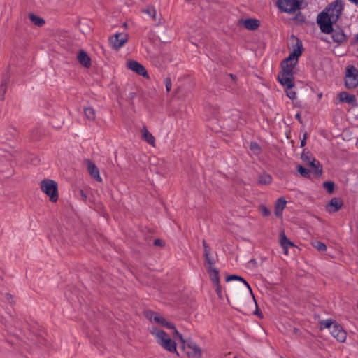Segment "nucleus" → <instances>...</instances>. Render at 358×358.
<instances>
[{
  "instance_id": "1",
  "label": "nucleus",
  "mask_w": 358,
  "mask_h": 358,
  "mask_svg": "<svg viewBox=\"0 0 358 358\" xmlns=\"http://www.w3.org/2000/svg\"><path fill=\"white\" fill-rule=\"evenodd\" d=\"M150 332L155 336L157 343L162 348L171 353H176L177 356H179L176 343L164 331L156 327H152L150 329Z\"/></svg>"
},
{
  "instance_id": "2",
  "label": "nucleus",
  "mask_w": 358,
  "mask_h": 358,
  "mask_svg": "<svg viewBox=\"0 0 358 358\" xmlns=\"http://www.w3.org/2000/svg\"><path fill=\"white\" fill-rule=\"evenodd\" d=\"M40 187L43 192L49 196L50 201L56 202L59 199L57 183L50 179H45L41 182Z\"/></svg>"
},
{
  "instance_id": "3",
  "label": "nucleus",
  "mask_w": 358,
  "mask_h": 358,
  "mask_svg": "<svg viewBox=\"0 0 358 358\" xmlns=\"http://www.w3.org/2000/svg\"><path fill=\"white\" fill-rule=\"evenodd\" d=\"M301 0H278L277 4L280 10L287 13H294L301 8Z\"/></svg>"
},
{
  "instance_id": "4",
  "label": "nucleus",
  "mask_w": 358,
  "mask_h": 358,
  "mask_svg": "<svg viewBox=\"0 0 358 358\" xmlns=\"http://www.w3.org/2000/svg\"><path fill=\"white\" fill-rule=\"evenodd\" d=\"M345 85L348 89H354L358 85V70L353 65L347 66Z\"/></svg>"
},
{
  "instance_id": "5",
  "label": "nucleus",
  "mask_w": 358,
  "mask_h": 358,
  "mask_svg": "<svg viewBox=\"0 0 358 358\" xmlns=\"http://www.w3.org/2000/svg\"><path fill=\"white\" fill-rule=\"evenodd\" d=\"M343 6L341 1L336 0V1L330 3L329 6L322 11L327 16L331 19L332 22H337L340 15H341Z\"/></svg>"
},
{
  "instance_id": "6",
  "label": "nucleus",
  "mask_w": 358,
  "mask_h": 358,
  "mask_svg": "<svg viewBox=\"0 0 358 358\" xmlns=\"http://www.w3.org/2000/svg\"><path fill=\"white\" fill-rule=\"evenodd\" d=\"M317 22L320 25L322 32L324 34H331L332 31V26L336 22H332L324 13L321 12L317 18Z\"/></svg>"
},
{
  "instance_id": "7",
  "label": "nucleus",
  "mask_w": 358,
  "mask_h": 358,
  "mask_svg": "<svg viewBox=\"0 0 358 358\" xmlns=\"http://www.w3.org/2000/svg\"><path fill=\"white\" fill-rule=\"evenodd\" d=\"M183 348H188L189 351H187V355L189 357L201 358L202 357V350L200 347L194 341L189 340L183 344Z\"/></svg>"
},
{
  "instance_id": "8",
  "label": "nucleus",
  "mask_w": 358,
  "mask_h": 358,
  "mask_svg": "<svg viewBox=\"0 0 358 358\" xmlns=\"http://www.w3.org/2000/svg\"><path fill=\"white\" fill-rule=\"evenodd\" d=\"M127 67L133 72L136 73L138 75L141 76L147 79H150V76L145 68L137 61H128L127 62Z\"/></svg>"
},
{
  "instance_id": "9",
  "label": "nucleus",
  "mask_w": 358,
  "mask_h": 358,
  "mask_svg": "<svg viewBox=\"0 0 358 358\" xmlns=\"http://www.w3.org/2000/svg\"><path fill=\"white\" fill-rule=\"evenodd\" d=\"M128 40V35L126 33H118L111 36L109 42L115 50H118L122 47Z\"/></svg>"
},
{
  "instance_id": "10",
  "label": "nucleus",
  "mask_w": 358,
  "mask_h": 358,
  "mask_svg": "<svg viewBox=\"0 0 358 358\" xmlns=\"http://www.w3.org/2000/svg\"><path fill=\"white\" fill-rule=\"evenodd\" d=\"M303 50L302 42L299 39H296V44L292 52L289 54V57L284 59V62L290 64H296L298 57L301 55Z\"/></svg>"
},
{
  "instance_id": "11",
  "label": "nucleus",
  "mask_w": 358,
  "mask_h": 358,
  "mask_svg": "<svg viewBox=\"0 0 358 358\" xmlns=\"http://www.w3.org/2000/svg\"><path fill=\"white\" fill-rule=\"evenodd\" d=\"M303 50L302 42L299 39H296V44L292 52L289 54V57L284 59V62L290 64H296L298 57L301 55Z\"/></svg>"
},
{
  "instance_id": "12",
  "label": "nucleus",
  "mask_w": 358,
  "mask_h": 358,
  "mask_svg": "<svg viewBox=\"0 0 358 358\" xmlns=\"http://www.w3.org/2000/svg\"><path fill=\"white\" fill-rule=\"evenodd\" d=\"M331 334L339 342H345L346 340V332L343 327L338 324H335L332 326Z\"/></svg>"
},
{
  "instance_id": "13",
  "label": "nucleus",
  "mask_w": 358,
  "mask_h": 358,
  "mask_svg": "<svg viewBox=\"0 0 358 358\" xmlns=\"http://www.w3.org/2000/svg\"><path fill=\"white\" fill-rule=\"evenodd\" d=\"M202 245L203 248V257L205 259L204 266L208 264H215V260L211 254L212 248L204 239L202 241Z\"/></svg>"
},
{
  "instance_id": "14",
  "label": "nucleus",
  "mask_w": 358,
  "mask_h": 358,
  "mask_svg": "<svg viewBox=\"0 0 358 358\" xmlns=\"http://www.w3.org/2000/svg\"><path fill=\"white\" fill-rule=\"evenodd\" d=\"M214 265L215 264L205 265L213 285L220 282L219 271L214 266Z\"/></svg>"
},
{
  "instance_id": "15",
  "label": "nucleus",
  "mask_w": 358,
  "mask_h": 358,
  "mask_svg": "<svg viewBox=\"0 0 358 358\" xmlns=\"http://www.w3.org/2000/svg\"><path fill=\"white\" fill-rule=\"evenodd\" d=\"M87 170L90 174L91 177L93 178L94 179H95L98 182H101L102 178L100 176L99 170L98 167L96 166V164L90 160L87 161Z\"/></svg>"
},
{
  "instance_id": "16",
  "label": "nucleus",
  "mask_w": 358,
  "mask_h": 358,
  "mask_svg": "<svg viewBox=\"0 0 358 358\" xmlns=\"http://www.w3.org/2000/svg\"><path fill=\"white\" fill-rule=\"evenodd\" d=\"M343 206V202L338 198H333L326 206V210L329 213L337 212Z\"/></svg>"
},
{
  "instance_id": "17",
  "label": "nucleus",
  "mask_w": 358,
  "mask_h": 358,
  "mask_svg": "<svg viewBox=\"0 0 358 358\" xmlns=\"http://www.w3.org/2000/svg\"><path fill=\"white\" fill-rule=\"evenodd\" d=\"M77 59L83 66L89 68L91 66V59L85 51L80 50L78 53Z\"/></svg>"
},
{
  "instance_id": "18",
  "label": "nucleus",
  "mask_w": 358,
  "mask_h": 358,
  "mask_svg": "<svg viewBox=\"0 0 358 358\" xmlns=\"http://www.w3.org/2000/svg\"><path fill=\"white\" fill-rule=\"evenodd\" d=\"M278 80L280 83L286 88H293L294 86V80L293 76H288L284 75H278Z\"/></svg>"
},
{
  "instance_id": "19",
  "label": "nucleus",
  "mask_w": 358,
  "mask_h": 358,
  "mask_svg": "<svg viewBox=\"0 0 358 358\" xmlns=\"http://www.w3.org/2000/svg\"><path fill=\"white\" fill-rule=\"evenodd\" d=\"M141 132L142 134V139L145 141H146L148 143H149L152 147L155 146V138L153 136V135L149 132L146 126H143L141 130Z\"/></svg>"
},
{
  "instance_id": "20",
  "label": "nucleus",
  "mask_w": 358,
  "mask_h": 358,
  "mask_svg": "<svg viewBox=\"0 0 358 358\" xmlns=\"http://www.w3.org/2000/svg\"><path fill=\"white\" fill-rule=\"evenodd\" d=\"M331 33L332 34L331 38L334 42L341 43L346 40V36L343 31L341 29H334L332 28V31Z\"/></svg>"
},
{
  "instance_id": "21",
  "label": "nucleus",
  "mask_w": 358,
  "mask_h": 358,
  "mask_svg": "<svg viewBox=\"0 0 358 358\" xmlns=\"http://www.w3.org/2000/svg\"><path fill=\"white\" fill-rule=\"evenodd\" d=\"M295 66V63L290 64L287 63L286 62L282 61L281 63L282 71L279 73L280 75L293 76V71L294 66Z\"/></svg>"
},
{
  "instance_id": "22",
  "label": "nucleus",
  "mask_w": 358,
  "mask_h": 358,
  "mask_svg": "<svg viewBox=\"0 0 358 358\" xmlns=\"http://www.w3.org/2000/svg\"><path fill=\"white\" fill-rule=\"evenodd\" d=\"M341 102H345L352 105L356 104V97L355 95L350 94L347 92H341L338 94Z\"/></svg>"
},
{
  "instance_id": "23",
  "label": "nucleus",
  "mask_w": 358,
  "mask_h": 358,
  "mask_svg": "<svg viewBox=\"0 0 358 358\" xmlns=\"http://www.w3.org/2000/svg\"><path fill=\"white\" fill-rule=\"evenodd\" d=\"M287 201L283 197H280L277 199L275 206V214L277 217H280L282 215V211L286 206Z\"/></svg>"
},
{
  "instance_id": "24",
  "label": "nucleus",
  "mask_w": 358,
  "mask_h": 358,
  "mask_svg": "<svg viewBox=\"0 0 358 358\" xmlns=\"http://www.w3.org/2000/svg\"><path fill=\"white\" fill-rule=\"evenodd\" d=\"M260 22L258 20L249 18L243 21V26L248 30H256L259 28Z\"/></svg>"
},
{
  "instance_id": "25",
  "label": "nucleus",
  "mask_w": 358,
  "mask_h": 358,
  "mask_svg": "<svg viewBox=\"0 0 358 358\" xmlns=\"http://www.w3.org/2000/svg\"><path fill=\"white\" fill-rule=\"evenodd\" d=\"M280 244H281V246L283 249V251H284V253L285 255H287L288 254V248L289 247H292L294 246V243L290 241L287 238V236H285V234L284 233H282L280 234Z\"/></svg>"
},
{
  "instance_id": "26",
  "label": "nucleus",
  "mask_w": 358,
  "mask_h": 358,
  "mask_svg": "<svg viewBox=\"0 0 358 358\" xmlns=\"http://www.w3.org/2000/svg\"><path fill=\"white\" fill-rule=\"evenodd\" d=\"M316 176H320L322 173V167L318 160L313 158L308 163Z\"/></svg>"
},
{
  "instance_id": "27",
  "label": "nucleus",
  "mask_w": 358,
  "mask_h": 358,
  "mask_svg": "<svg viewBox=\"0 0 358 358\" xmlns=\"http://www.w3.org/2000/svg\"><path fill=\"white\" fill-rule=\"evenodd\" d=\"M316 176H320L322 173V167L318 160L313 158L308 163Z\"/></svg>"
},
{
  "instance_id": "28",
  "label": "nucleus",
  "mask_w": 358,
  "mask_h": 358,
  "mask_svg": "<svg viewBox=\"0 0 358 358\" xmlns=\"http://www.w3.org/2000/svg\"><path fill=\"white\" fill-rule=\"evenodd\" d=\"M155 322L166 327L167 329H175V325L172 322H167L164 317L158 314L157 317H155Z\"/></svg>"
},
{
  "instance_id": "29",
  "label": "nucleus",
  "mask_w": 358,
  "mask_h": 358,
  "mask_svg": "<svg viewBox=\"0 0 358 358\" xmlns=\"http://www.w3.org/2000/svg\"><path fill=\"white\" fill-rule=\"evenodd\" d=\"M271 181V176L268 173H263L259 176L257 183L259 185H268Z\"/></svg>"
},
{
  "instance_id": "30",
  "label": "nucleus",
  "mask_w": 358,
  "mask_h": 358,
  "mask_svg": "<svg viewBox=\"0 0 358 358\" xmlns=\"http://www.w3.org/2000/svg\"><path fill=\"white\" fill-rule=\"evenodd\" d=\"M29 17L31 22H33L35 25L38 27H42L45 24V20L43 18L37 15H35L32 13H30L29 15Z\"/></svg>"
},
{
  "instance_id": "31",
  "label": "nucleus",
  "mask_w": 358,
  "mask_h": 358,
  "mask_svg": "<svg viewBox=\"0 0 358 358\" xmlns=\"http://www.w3.org/2000/svg\"><path fill=\"white\" fill-rule=\"evenodd\" d=\"M84 113H85L86 118L90 121H93L96 119L95 110L92 107L85 108Z\"/></svg>"
},
{
  "instance_id": "32",
  "label": "nucleus",
  "mask_w": 358,
  "mask_h": 358,
  "mask_svg": "<svg viewBox=\"0 0 358 358\" xmlns=\"http://www.w3.org/2000/svg\"><path fill=\"white\" fill-rule=\"evenodd\" d=\"M234 280H236L243 282L245 285V286L248 288L250 293H252V289H251V287H250L249 284L242 277L236 275H229L226 278L227 282H229V281H231Z\"/></svg>"
},
{
  "instance_id": "33",
  "label": "nucleus",
  "mask_w": 358,
  "mask_h": 358,
  "mask_svg": "<svg viewBox=\"0 0 358 358\" xmlns=\"http://www.w3.org/2000/svg\"><path fill=\"white\" fill-rule=\"evenodd\" d=\"M297 171L300 173L301 176L304 178H308L310 177V171L301 165L297 166Z\"/></svg>"
},
{
  "instance_id": "34",
  "label": "nucleus",
  "mask_w": 358,
  "mask_h": 358,
  "mask_svg": "<svg viewBox=\"0 0 358 358\" xmlns=\"http://www.w3.org/2000/svg\"><path fill=\"white\" fill-rule=\"evenodd\" d=\"M250 149L254 155H259L261 152L259 145L255 142H251Z\"/></svg>"
},
{
  "instance_id": "35",
  "label": "nucleus",
  "mask_w": 358,
  "mask_h": 358,
  "mask_svg": "<svg viewBox=\"0 0 358 358\" xmlns=\"http://www.w3.org/2000/svg\"><path fill=\"white\" fill-rule=\"evenodd\" d=\"M143 11L146 13L149 16H150L152 18V20H156L157 12L154 7H148Z\"/></svg>"
},
{
  "instance_id": "36",
  "label": "nucleus",
  "mask_w": 358,
  "mask_h": 358,
  "mask_svg": "<svg viewBox=\"0 0 358 358\" xmlns=\"http://www.w3.org/2000/svg\"><path fill=\"white\" fill-rule=\"evenodd\" d=\"M7 91V83L5 80L3 81V83L0 85V99L3 100L4 99V95Z\"/></svg>"
},
{
  "instance_id": "37",
  "label": "nucleus",
  "mask_w": 358,
  "mask_h": 358,
  "mask_svg": "<svg viewBox=\"0 0 358 358\" xmlns=\"http://www.w3.org/2000/svg\"><path fill=\"white\" fill-rule=\"evenodd\" d=\"M313 246L319 251H325L327 250L326 245L320 241L313 242Z\"/></svg>"
},
{
  "instance_id": "38",
  "label": "nucleus",
  "mask_w": 358,
  "mask_h": 358,
  "mask_svg": "<svg viewBox=\"0 0 358 358\" xmlns=\"http://www.w3.org/2000/svg\"><path fill=\"white\" fill-rule=\"evenodd\" d=\"M323 187L331 194L334 190L335 185L333 182L327 181L323 183Z\"/></svg>"
},
{
  "instance_id": "39",
  "label": "nucleus",
  "mask_w": 358,
  "mask_h": 358,
  "mask_svg": "<svg viewBox=\"0 0 358 358\" xmlns=\"http://www.w3.org/2000/svg\"><path fill=\"white\" fill-rule=\"evenodd\" d=\"M333 321L330 319L324 320L320 322V326L322 329L331 328L332 327Z\"/></svg>"
},
{
  "instance_id": "40",
  "label": "nucleus",
  "mask_w": 358,
  "mask_h": 358,
  "mask_svg": "<svg viewBox=\"0 0 358 358\" xmlns=\"http://www.w3.org/2000/svg\"><path fill=\"white\" fill-rule=\"evenodd\" d=\"M158 314L152 310L145 312V316L150 321H155V317H157Z\"/></svg>"
},
{
  "instance_id": "41",
  "label": "nucleus",
  "mask_w": 358,
  "mask_h": 358,
  "mask_svg": "<svg viewBox=\"0 0 358 358\" xmlns=\"http://www.w3.org/2000/svg\"><path fill=\"white\" fill-rule=\"evenodd\" d=\"M286 94L287 96L292 100H294L296 98V93L292 90V88H287Z\"/></svg>"
},
{
  "instance_id": "42",
  "label": "nucleus",
  "mask_w": 358,
  "mask_h": 358,
  "mask_svg": "<svg viewBox=\"0 0 358 358\" xmlns=\"http://www.w3.org/2000/svg\"><path fill=\"white\" fill-rule=\"evenodd\" d=\"M173 329V337L177 336L180 339L181 343L182 344H185L186 343V341L183 338L182 335L180 333H179L178 331L176 328Z\"/></svg>"
},
{
  "instance_id": "43",
  "label": "nucleus",
  "mask_w": 358,
  "mask_h": 358,
  "mask_svg": "<svg viewBox=\"0 0 358 358\" xmlns=\"http://www.w3.org/2000/svg\"><path fill=\"white\" fill-rule=\"evenodd\" d=\"M164 84L166 86V91L168 92H169L171 91V87H172V83H171V78L169 77L166 78L164 80Z\"/></svg>"
},
{
  "instance_id": "44",
  "label": "nucleus",
  "mask_w": 358,
  "mask_h": 358,
  "mask_svg": "<svg viewBox=\"0 0 358 358\" xmlns=\"http://www.w3.org/2000/svg\"><path fill=\"white\" fill-rule=\"evenodd\" d=\"M260 209H261V211H262V214L263 216H268L270 214H271V212L270 210L264 206H262L260 207Z\"/></svg>"
},
{
  "instance_id": "45",
  "label": "nucleus",
  "mask_w": 358,
  "mask_h": 358,
  "mask_svg": "<svg viewBox=\"0 0 358 358\" xmlns=\"http://www.w3.org/2000/svg\"><path fill=\"white\" fill-rule=\"evenodd\" d=\"M213 286L215 288L216 292H217V295L219 296V297H221L222 287H221L220 282H219L217 284H215V285H213Z\"/></svg>"
},
{
  "instance_id": "46",
  "label": "nucleus",
  "mask_w": 358,
  "mask_h": 358,
  "mask_svg": "<svg viewBox=\"0 0 358 358\" xmlns=\"http://www.w3.org/2000/svg\"><path fill=\"white\" fill-rule=\"evenodd\" d=\"M79 194L81 200L86 202L87 199V194L83 189L79 190Z\"/></svg>"
},
{
  "instance_id": "47",
  "label": "nucleus",
  "mask_w": 358,
  "mask_h": 358,
  "mask_svg": "<svg viewBox=\"0 0 358 358\" xmlns=\"http://www.w3.org/2000/svg\"><path fill=\"white\" fill-rule=\"evenodd\" d=\"M313 157H310L307 155H305V154H302L301 155V159L306 163H309V162L313 159Z\"/></svg>"
},
{
  "instance_id": "48",
  "label": "nucleus",
  "mask_w": 358,
  "mask_h": 358,
  "mask_svg": "<svg viewBox=\"0 0 358 358\" xmlns=\"http://www.w3.org/2000/svg\"><path fill=\"white\" fill-rule=\"evenodd\" d=\"M5 297H6V299L10 302V303H13V295H11L9 293H6L5 294Z\"/></svg>"
},
{
  "instance_id": "49",
  "label": "nucleus",
  "mask_w": 358,
  "mask_h": 358,
  "mask_svg": "<svg viewBox=\"0 0 358 358\" xmlns=\"http://www.w3.org/2000/svg\"><path fill=\"white\" fill-rule=\"evenodd\" d=\"M308 138V134L306 132L303 134V138L301 141V147H304L306 144V139Z\"/></svg>"
},
{
  "instance_id": "50",
  "label": "nucleus",
  "mask_w": 358,
  "mask_h": 358,
  "mask_svg": "<svg viewBox=\"0 0 358 358\" xmlns=\"http://www.w3.org/2000/svg\"><path fill=\"white\" fill-rule=\"evenodd\" d=\"M154 245L155 246H162L163 245V241L160 239H155L154 241Z\"/></svg>"
},
{
  "instance_id": "51",
  "label": "nucleus",
  "mask_w": 358,
  "mask_h": 358,
  "mask_svg": "<svg viewBox=\"0 0 358 358\" xmlns=\"http://www.w3.org/2000/svg\"><path fill=\"white\" fill-rule=\"evenodd\" d=\"M295 118L296 120H298V121L300 122V123H302V120H301V114L300 113H297L295 115Z\"/></svg>"
},
{
  "instance_id": "52",
  "label": "nucleus",
  "mask_w": 358,
  "mask_h": 358,
  "mask_svg": "<svg viewBox=\"0 0 358 358\" xmlns=\"http://www.w3.org/2000/svg\"><path fill=\"white\" fill-rule=\"evenodd\" d=\"M350 2L355 3V5H358V0H349Z\"/></svg>"
},
{
  "instance_id": "53",
  "label": "nucleus",
  "mask_w": 358,
  "mask_h": 358,
  "mask_svg": "<svg viewBox=\"0 0 358 358\" xmlns=\"http://www.w3.org/2000/svg\"><path fill=\"white\" fill-rule=\"evenodd\" d=\"M356 39H357V41L358 42V34L357 35Z\"/></svg>"
},
{
  "instance_id": "54",
  "label": "nucleus",
  "mask_w": 358,
  "mask_h": 358,
  "mask_svg": "<svg viewBox=\"0 0 358 358\" xmlns=\"http://www.w3.org/2000/svg\"><path fill=\"white\" fill-rule=\"evenodd\" d=\"M256 313L259 314V312H258V310H256Z\"/></svg>"
},
{
  "instance_id": "55",
  "label": "nucleus",
  "mask_w": 358,
  "mask_h": 358,
  "mask_svg": "<svg viewBox=\"0 0 358 358\" xmlns=\"http://www.w3.org/2000/svg\"><path fill=\"white\" fill-rule=\"evenodd\" d=\"M256 313L259 314V312H258V310H256Z\"/></svg>"
},
{
  "instance_id": "56",
  "label": "nucleus",
  "mask_w": 358,
  "mask_h": 358,
  "mask_svg": "<svg viewBox=\"0 0 358 358\" xmlns=\"http://www.w3.org/2000/svg\"><path fill=\"white\" fill-rule=\"evenodd\" d=\"M234 358H237V357H234Z\"/></svg>"
}]
</instances>
